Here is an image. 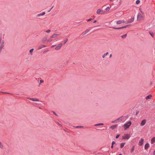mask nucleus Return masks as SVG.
Listing matches in <instances>:
<instances>
[{
	"instance_id": "obj_18",
	"label": "nucleus",
	"mask_w": 155,
	"mask_h": 155,
	"mask_svg": "<svg viewBox=\"0 0 155 155\" xmlns=\"http://www.w3.org/2000/svg\"><path fill=\"white\" fill-rule=\"evenodd\" d=\"M149 147V143H146L145 145V146H144L145 149V150L147 149Z\"/></svg>"
},
{
	"instance_id": "obj_28",
	"label": "nucleus",
	"mask_w": 155,
	"mask_h": 155,
	"mask_svg": "<svg viewBox=\"0 0 155 155\" xmlns=\"http://www.w3.org/2000/svg\"><path fill=\"white\" fill-rule=\"evenodd\" d=\"M149 34H150V35L153 38L154 37V34L153 32H150Z\"/></svg>"
},
{
	"instance_id": "obj_4",
	"label": "nucleus",
	"mask_w": 155,
	"mask_h": 155,
	"mask_svg": "<svg viewBox=\"0 0 155 155\" xmlns=\"http://www.w3.org/2000/svg\"><path fill=\"white\" fill-rule=\"evenodd\" d=\"M142 18V16L141 14L140 13H138L137 16V20L140 21L141 20Z\"/></svg>"
},
{
	"instance_id": "obj_29",
	"label": "nucleus",
	"mask_w": 155,
	"mask_h": 155,
	"mask_svg": "<svg viewBox=\"0 0 155 155\" xmlns=\"http://www.w3.org/2000/svg\"><path fill=\"white\" fill-rule=\"evenodd\" d=\"M134 148H135V146H134L132 148V149H131V150H130V151L131 153L134 150Z\"/></svg>"
},
{
	"instance_id": "obj_5",
	"label": "nucleus",
	"mask_w": 155,
	"mask_h": 155,
	"mask_svg": "<svg viewBox=\"0 0 155 155\" xmlns=\"http://www.w3.org/2000/svg\"><path fill=\"white\" fill-rule=\"evenodd\" d=\"M5 40H3L2 42H0V47L3 48L5 46Z\"/></svg>"
},
{
	"instance_id": "obj_30",
	"label": "nucleus",
	"mask_w": 155,
	"mask_h": 155,
	"mask_svg": "<svg viewBox=\"0 0 155 155\" xmlns=\"http://www.w3.org/2000/svg\"><path fill=\"white\" fill-rule=\"evenodd\" d=\"M110 9V8L109 7H107L105 9V10L107 11H108Z\"/></svg>"
},
{
	"instance_id": "obj_50",
	"label": "nucleus",
	"mask_w": 155,
	"mask_h": 155,
	"mask_svg": "<svg viewBox=\"0 0 155 155\" xmlns=\"http://www.w3.org/2000/svg\"><path fill=\"white\" fill-rule=\"evenodd\" d=\"M153 154L154 155H155V150H154V152H153Z\"/></svg>"
},
{
	"instance_id": "obj_34",
	"label": "nucleus",
	"mask_w": 155,
	"mask_h": 155,
	"mask_svg": "<svg viewBox=\"0 0 155 155\" xmlns=\"http://www.w3.org/2000/svg\"><path fill=\"white\" fill-rule=\"evenodd\" d=\"M140 0H137L136 1V3L137 4H138L140 3Z\"/></svg>"
},
{
	"instance_id": "obj_27",
	"label": "nucleus",
	"mask_w": 155,
	"mask_h": 155,
	"mask_svg": "<svg viewBox=\"0 0 155 155\" xmlns=\"http://www.w3.org/2000/svg\"><path fill=\"white\" fill-rule=\"evenodd\" d=\"M127 35V34L124 35L122 36L121 38L123 39H124L126 38Z\"/></svg>"
},
{
	"instance_id": "obj_7",
	"label": "nucleus",
	"mask_w": 155,
	"mask_h": 155,
	"mask_svg": "<svg viewBox=\"0 0 155 155\" xmlns=\"http://www.w3.org/2000/svg\"><path fill=\"white\" fill-rule=\"evenodd\" d=\"M62 45L63 44L62 43H61L59 44L55 48V49L56 50H58L60 49Z\"/></svg>"
},
{
	"instance_id": "obj_37",
	"label": "nucleus",
	"mask_w": 155,
	"mask_h": 155,
	"mask_svg": "<svg viewBox=\"0 0 155 155\" xmlns=\"http://www.w3.org/2000/svg\"><path fill=\"white\" fill-rule=\"evenodd\" d=\"M43 80H40V82H39V85H40V84L43 83Z\"/></svg>"
},
{
	"instance_id": "obj_53",
	"label": "nucleus",
	"mask_w": 155,
	"mask_h": 155,
	"mask_svg": "<svg viewBox=\"0 0 155 155\" xmlns=\"http://www.w3.org/2000/svg\"><path fill=\"white\" fill-rule=\"evenodd\" d=\"M53 7H54L53 6H52V7L50 9H51V10L52 8H53Z\"/></svg>"
},
{
	"instance_id": "obj_19",
	"label": "nucleus",
	"mask_w": 155,
	"mask_h": 155,
	"mask_svg": "<svg viewBox=\"0 0 155 155\" xmlns=\"http://www.w3.org/2000/svg\"><path fill=\"white\" fill-rule=\"evenodd\" d=\"M59 35L58 34H53L51 36V38L56 37L58 35Z\"/></svg>"
},
{
	"instance_id": "obj_59",
	"label": "nucleus",
	"mask_w": 155,
	"mask_h": 155,
	"mask_svg": "<svg viewBox=\"0 0 155 155\" xmlns=\"http://www.w3.org/2000/svg\"><path fill=\"white\" fill-rule=\"evenodd\" d=\"M43 53H45V51H44V52H43Z\"/></svg>"
},
{
	"instance_id": "obj_33",
	"label": "nucleus",
	"mask_w": 155,
	"mask_h": 155,
	"mask_svg": "<svg viewBox=\"0 0 155 155\" xmlns=\"http://www.w3.org/2000/svg\"><path fill=\"white\" fill-rule=\"evenodd\" d=\"M112 123H117V122H118V121L117 119L116 120H115L112 121Z\"/></svg>"
},
{
	"instance_id": "obj_16",
	"label": "nucleus",
	"mask_w": 155,
	"mask_h": 155,
	"mask_svg": "<svg viewBox=\"0 0 155 155\" xmlns=\"http://www.w3.org/2000/svg\"><path fill=\"white\" fill-rule=\"evenodd\" d=\"M143 139L142 138L140 140L139 142V144L140 146H141L143 145Z\"/></svg>"
},
{
	"instance_id": "obj_22",
	"label": "nucleus",
	"mask_w": 155,
	"mask_h": 155,
	"mask_svg": "<svg viewBox=\"0 0 155 155\" xmlns=\"http://www.w3.org/2000/svg\"><path fill=\"white\" fill-rule=\"evenodd\" d=\"M34 50V48H32V49H31L29 51V52H30V54H31V55H33L32 52Z\"/></svg>"
},
{
	"instance_id": "obj_35",
	"label": "nucleus",
	"mask_w": 155,
	"mask_h": 155,
	"mask_svg": "<svg viewBox=\"0 0 155 155\" xmlns=\"http://www.w3.org/2000/svg\"><path fill=\"white\" fill-rule=\"evenodd\" d=\"M83 126H78L77 127H75L76 128H83Z\"/></svg>"
},
{
	"instance_id": "obj_6",
	"label": "nucleus",
	"mask_w": 155,
	"mask_h": 155,
	"mask_svg": "<svg viewBox=\"0 0 155 155\" xmlns=\"http://www.w3.org/2000/svg\"><path fill=\"white\" fill-rule=\"evenodd\" d=\"M28 99L30 100L34 101H39V100L37 98H28Z\"/></svg>"
},
{
	"instance_id": "obj_42",
	"label": "nucleus",
	"mask_w": 155,
	"mask_h": 155,
	"mask_svg": "<svg viewBox=\"0 0 155 155\" xmlns=\"http://www.w3.org/2000/svg\"><path fill=\"white\" fill-rule=\"evenodd\" d=\"M119 136H120L119 135H117L116 137V138L117 139L119 137Z\"/></svg>"
},
{
	"instance_id": "obj_39",
	"label": "nucleus",
	"mask_w": 155,
	"mask_h": 155,
	"mask_svg": "<svg viewBox=\"0 0 155 155\" xmlns=\"http://www.w3.org/2000/svg\"><path fill=\"white\" fill-rule=\"evenodd\" d=\"M51 31L50 30H48L45 31L47 33H49Z\"/></svg>"
},
{
	"instance_id": "obj_44",
	"label": "nucleus",
	"mask_w": 155,
	"mask_h": 155,
	"mask_svg": "<svg viewBox=\"0 0 155 155\" xmlns=\"http://www.w3.org/2000/svg\"><path fill=\"white\" fill-rule=\"evenodd\" d=\"M115 142L114 141H113L112 142V144L114 145V144H115Z\"/></svg>"
},
{
	"instance_id": "obj_38",
	"label": "nucleus",
	"mask_w": 155,
	"mask_h": 155,
	"mask_svg": "<svg viewBox=\"0 0 155 155\" xmlns=\"http://www.w3.org/2000/svg\"><path fill=\"white\" fill-rule=\"evenodd\" d=\"M41 16H43L42 15V13H40V14H38L37 15V16L38 17H40Z\"/></svg>"
},
{
	"instance_id": "obj_32",
	"label": "nucleus",
	"mask_w": 155,
	"mask_h": 155,
	"mask_svg": "<svg viewBox=\"0 0 155 155\" xmlns=\"http://www.w3.org/2000/svg\"><path fill=\"white\" fill-rule=\"evenodd\" d=\"M52 41V39H51V38H50L49 39H48V41H47V42H51Z\"/></svg>"
},
{
	"instance_id": "obj_46",
	"label": "nucleus",
	"mask_w": 155,
	"mask_h": 155,
	"mask_svg": "<svg viewBox=\"0 0 155 155\" xmlns=\"http://www.w3.org/2000/svg\"><path fill=\"white\" fill-rule=\"evenodd\" d=\"M113 147H114L113 145L112 144V145H111V148H113Z\"/></svg>"
},
{
	"instance_id": "obj_14",
	"label": "nucleus",
	"mask_w": 155,
	"mask_h": 155,
	"mask_svg": "<svg viewBox=\"0 0 155 155\" xmlns=\"http://www.w3.org/2000/svg\"><path fill=\"white\" fill-rule=\"evenodd\" d=\"M155 143V137H153L151 140V144H154Z\"/></svg>"
},
{
	"instance_id": "obj_56",
	"label": "nucleus",
	"mask_w": 155,
	"mask_h": 155,
	"mask_svg": "<svg viewBox=\"0 0 155 155\" xmlns=\"http://www.w3.org/2000/svg\"><path fill=\"white\" fill-rule=\"evenodd\" d=\"M5 93H6V94H9L8 93H6V92H5Z\"/></svg>"
},
{
	"instance_id": "obj_12",
	"label": "nucleus",
	"mask_w": 155,
	"mask_h": 155,
	"mask_svg": "<svg viewBox=\"0 0 155 155\" xmlns=\"http://www.w3.org/2000/svg\"><path fill=\"white\" fill-rule=\"evenodd\" d=\"M134 17H133V18H132L130 20L128 21L127 22V23H131L132 22H133L134 21Z\"/></svg>"
},
{
	"instance_id": "obj_45",
	"label": "nucleus",
	"mask_w": 155,
	"mask_h": 155,
	"mask_svg": "<svg viewBox=\"0 0 155 155\" xmlns=\"http://www.w3.org/2000/svg\"><path fill=\"white\" fill-rule=\"evenodd\" d=\"M130 25H126V26H126V28H127V27H128V26H129Z\"/></svg>"
},
{
	"instance_id": "obj_31",
	"label": "nucleus",
	"mask_w": 155,
	"mask_h": 155,
	"mask_svg": "<svg viewBox=\"0 0 155 155\" xmlns=\"http://www.w3.org/2000/svg\"><path fill=\"white\" fill-rule=\"evenodd\" d=\"M68 38H67L66 39V40H65L64 41L63 44L64 45L67 42V41H68Z\"/></svg>"
},
{
	"instance_id": "obj_3",
	"label": "nucleus",
	"mask_w": 155,
	"mask_h": 155,
	"mask_svg": "<svg viewBox=\"0 0 155 155\" xmlns=\"http://www.w3.org/2000/svg\"><path fill=\"white\" fill-rule=\"evenodd\" d=\"M130 137V134H126L124 136H122V138L124 139H128Z\"/></svg>"
},
{
	"instance_id": "obj_10",
	"label": "nucleus",
	"mask_w": 155,
	"mask_h": 155,
	"mask_svg": "<svg viewBox=\"0 0 155 155\" xmlns=\"http://www.w3.org/2000/svg\"><path fill=\"white\" fill-rule=\"evenodd\" d=\"M90 31V30L87 29L84 32H83L81 34V35L84 36L86 34L89 32Z\"/></svg>"
},
{
	"instance_id": "obj_24",
	"label": "nucleus",
	"mask_w": 155,
	"mask_h": 155,
	"mask_svg": "<svg viewBox=\"0 0 155 155\" xmlns=\"http://www.w3.org/2000/svg\"><path fill=\"white\" fill-rule=\"evenodd\" d=\"M125 144V143H120V148H122L124 147Z\"/></svg>"
},
{
	"instance_id": "obj_8",
	"label": "nucleus",
	"mask_w": 155,
	"mask_h": 155,
	"mask_svg": "<svg viewBox=\"0 0 155 155\" xmlns=\"http://www.w3.org/2000/svg\"><path fill=\"white\" fill-rule=\"evenodd\" d=\"M146 122V119H143L141 122L140 125L141 126H144Z\"/></svg>"
},
{
	"instance_id": "obj_25",
	"label": "nucleus",
	"mask_w": 155,
	"mask_h": 155,
	"mask_svg": "<svg viewBox=\"0 0 155 155\" xmlns=\"http://www.w3.org/2000/svg\"><path fill=\"white\" fill-rule=\"evenodd\" d=\"M104 125V124L103 123H99V124H96L94 125V126H100V125Z\"/></svg>"
},
{
	"instance_id": "obj_43",
	"label": "nucleus",
	"mask_w": 155,
	"mask_h": 155,
	"mask_svg": "<svg viewBox=\"0 0 155 155\" xmlns=\"http://www.w3.org/2000/svg\"><path fill=\"white\" fill-rule=\"evenodd\" d=\"M41 13L42 15H44L45 14V12H43L42 13Z\"/></svg>"
},
{
	"instance_id": "obj_21",
	"label": "nucleus",
	"mask_w": 155,
	"mask_h": 155,
	"mask_svg": "<svg viewBox=\"0 0 155 155\" xmlns=\"http://www.w3.org/2000/svg\"><path fill=\"white\" fill-rule=\"evenodd\" d=\"M46 47V45H43L39 46V47H38V49H41L43 47Z\"/></svg>"
},
{
	"instance_id": "obj_40",
	"label": "nucleus",
	"mask_w": 155,
	"mask_h": 155,
	"mask_svg": "<svg viewBox=\"0 0 155 155\" xmlns=\"http://www.w3.org/2000/svg\"><path fill=\"white\" fill-rule=\"evenodd\" d=\"M92 18H90V19H88V20H87V21H91V20H92Z\"/></svg>"
},
{
	"instance_id": "obj_11",
	"label": "nucleus",
	"mask_w": 155,
	"mask_h": 155,
	"mask_svg": "<svg viewBox=\"0 0 155 155\" xmlns=\"http://www.w3.org/2000/svg\"><path fill=\"white\" fill-rule=\"evenodd\" d=\"M48 38V36H45V37L42 38V42H44L46 41V40H47Z\"/></svg>"
},
{
	"instance_id": "obj_2",
	"label": "nucleus",
	"mask_w": 155,
	"mask_h": 155,
	"mask_svg": "<svg viewBox=\"0 0 155 155\" xmlns=\"http://www.w3.org/2000/svg\"><path fill=\"white\" fill-rule=\"evenodd\" d=\"M97 13L98 14H104L106 13V12L102 10L100 8H99L97 10Z\"/></svg>"
},
{
	"instance_id": "obj_1",
	"label": "nucleus",
	"mask_w": 155,
	"mask_h": 155,
	"mask_svg": "<svg viewBox=\"0 0 155 155\" xmlns=\"http://www.w3.org/2000/svg\"><path fill=\"white\" fill-rule=\"evenodd\" d=\"M131 124V121H129L127 123H125L123 126L124 129L126 130L130 126Z\"/></svg>"
},
{
	"instance_id": "obj_23",
	"label": "nucleus",
	"mask_w": 155,
	"mask_h": 155,
	"mask_svg": "<svg viewBox=\"0 0 155 155\" xmlns=\"http://www.w3.org/2000/svg\"><path fill=\"white\" fill-rule=\"evenodd\" d=\"M108 52H107L106 53L104 54L102 56V58H104L108 54Z\"/></svg>"
},
{
	"instance_id": "obj_36",
	"label": "nucleus",
	"mask_w": 155,
	"mask_h": 155,
	"mask_svg": "<svg viewBox=\"0 0 155 155\" xmlns=\"http://www.w3.org/2000/svg\"><path fill=\"white\" fill-rule=\"evenodd\" d=\"M3 40H2V35L0 36V42H2Z\"/></svg>"
},
{
	"instance_id": "obj_9",
	"label": "nucleus",
	"mask_w": 155,
	"mask_h": 155,
	"mask_svg": "<svg viewBox=\"0 0 155 155\" xmlns=\"http://www.w3.org/2000/svg\"><path fill=\"white\" fill-rule=\"evenodd\" d=\"M125 119V117L124 116H122L119 118L117 119V120L118 122H120L121 121L124 120Z\"/></svg>"
},
{
	"instance_id": "obj_20",
	"label": "nucleus",
	"mask_w": 155,
	"mask_h": 155,
	"mask_svg": "<svg viewBox=\"0 0 155 155\" xmlns=\"http://www.w3.org/2000/svg\"><path fill=\"white\" fill-rule=\"evenodd\" d=\"M117 125H114L111 126L110 127L112 129H114L115 128H116L117 127Z\"/></svg>"
},
{
	"instance_id": "obj_47",
	"label": "nucleus",
	"mask_w": 155,
	"mask_h": 155,
	"mask_svg": "<svg viewBox=\"0 0 155 155\" xmlns=\"http://www.w3.org/2000/svg\"><path fill=\"white\" fill-rule=\"evenodd\" d=\"M112 56V55L111 54H110V56H109V57L110 58H111V57Z\"/></svg>"
},
{
	"instance_id": "obj_15",
	"label": "nucleus",
	"mask_w": 155,
	"mask_h": 155,
	"mask_svg": "<svg viewBox=\"0 0 155 155\" xmlns=\"http://www.w3.org/2000/svg\"><path fill=\"white\" fill-rule=\"evenodd\" d=\"M124 22V21L123 20H119L117 21V25L120 24Z\"/></svg>"
},
{
	"instance_id": "obj_52",
	"label": "nucleus",
	"mask_w": 155,
	"mask_h": 155,
	"mask_svg": "<svg viewBox=\"0 0 155 155\" xmlns=\"http://www.w3.org/2000/svg\"><path fill=\"white\" fill-rule=\"evenodd\" d=\"M51 11V9H50V10H49V11H48V12H49L50 11Z\"/></svg>"
},
{
	"instance_id": "obj_58",
	"label": "nucleus",
	"mask_w": 155,
	"mask_h": 155,
	"mask_svg": "<svg viewBox=\"0 0 155 155\" xmlns=\"http://www.w3.org/2000/svg\"><path fill=\"white\" fill-rule=\"evenodd\" d=\"M113 0H110V1H112Z\"/></svg>"
},
{
	"instance_id": "obj_51",
	"label": "nucleus",
	"mask_w": 155,
	"mask_h": 155,
	"mask_svg": "<svg viewBox=\"0 0 155 155\" xmlns=\"http://www.w3.org/2000/svg\"><path fill=\"white\" fill-rule=\"evenodd\" d=\"M143 14H144V13L143 12H142L141 11H140Z\"/></svg>"
},
{
	"instance_id": "obj_55",
	"label": "nucleus",
	"mask_w": 155,
	"mask_h": 155,
	"mask_svg": "<svg viewBox=\"0 0 155 155\" xmlns=\"http://www.w3.org/2000/svg\"><path fill=\"white\" fill-rule=\"evenodd\" d=\"M58 124L59 125H61V124H59V123H58Z\"/></svg>"
},
{
	"instance_id": "obj_54",
	"label": "nucleus",
	"mask_w": 155,
	"mask_h": 155,
	"mask_svg": "<svg viewBox=\"0 0 155 155\" xmlns=\"http://www.w3.org/2000/svg\"><path fill=\"white\" fill-rule=\"evenodd\" d=\"M55 46H56V45H53L52 46V47H54Z\"/></svg>"
},
{
	"instance_id": "obj_49",
	"label": "nucleus",
	"mask_w": 155,
	"mask_h": 155,
	"mask_svg": "<svg viewBox=\"0 0 155 155\" xmlns=\"http://www.w3.org/2000/svg\"><path fill=\"white\" fill-rule=\"evenodd\" d=\"M53 112L54 114L55 115H57L56 114V113L55 112Z\"/></svg>"
},
{
	"instance_id": "obj_17",
	"label": "nucleus",
	"mask_w": 155,
	"mask_h": 155,
	"mask_svg": "<svg viewBox=\"0 0 155 155\" xmlns=\"http://www.w3.org/2000/svg\"><path fill=\"white\" fill-rule=\"evenodd\" d=\"M152 97V96L151 95H149L146 97V99L147 100L149 99H150Z\"/></svg>"
},
{
	"instance_id": "obj_41",
	"label": "nucleus",
	"mask_w": 155,
	"mask_h": 155,
	"mask_svg": "<svg viewBox=\"0 0 155 155\" xmlns=\"http://www.w3.org/2000/svg\"><path fill=\"white\" fill-rule=\"evenodd\" d=\"M3 48L0 47V53H1Z\"/></svg>"
},
{
	"instance_id": "obj_57",
	"label": "nucleus",
	"mask_w": 155,
	"mask_h": 155,
	"mask_svg": "<svg viewBox=\"0 0 155 155\" xmlns=\"http://www.w3.org/2000/svg\"><path fill=\"white\" fill-rule=\"evenodd\" d=\"M122 155V154H119V155Z\"/></svg>"
},
{
	"instance_id": "obj_13",
	"label": "nucleus",
	"mask_w": 155,
	"mask_h": 155,
	"mask_svg": "<svg viewBox=\"0 0 155 155\" xmlns=\"http://www.w3.org/2000/svg\"><path fill=\"white\" fill-rule=\"evenodd\" d=\"M112 28L113 29H122V28H126V26H123L122 27H119V28H115V27H112Z\"/></svg>"
},
{
	"instance_id": "obj_48",
	"label": "nucleus",
	"mask_w": 155,
	"mask_h": 155,
	"mask_svg": "<svg viewBox=\"0 0 155 155\" xmlns=\"http://www.w3.org/2000/svg\"><path fill=\"white\" fill-rule=\"evenodd\" d=\"M97 22V21L96 20H95L94 22H93V23H95L96 22Z\"/></svg>"
},
{
	"instance_id": "obj_26",
	"label": "nucleus",
	"mask_w": 155,
	"mask_h": 155,
	"mask_svg": "<svg viewBox=\"0 0 155 155\" xmlns=\"http://www.w3.org/2000/svg\"><path fill=\"white\" fill-rule=\"evenodd\" d=\"M0 148H4V146L2 143L0 141Z\"/></svg>"
}]
</instances>
